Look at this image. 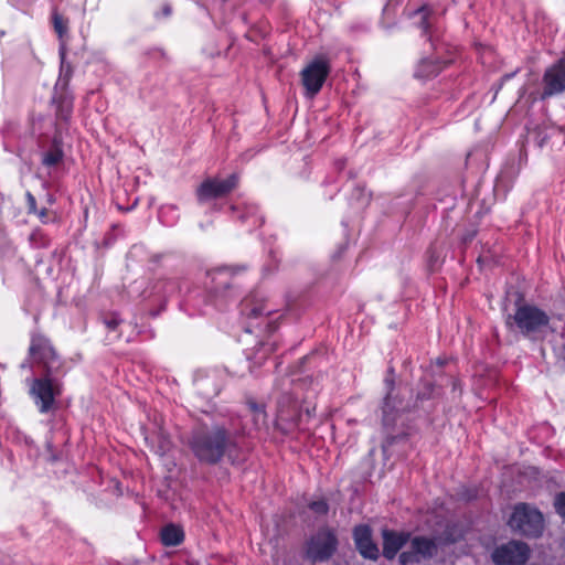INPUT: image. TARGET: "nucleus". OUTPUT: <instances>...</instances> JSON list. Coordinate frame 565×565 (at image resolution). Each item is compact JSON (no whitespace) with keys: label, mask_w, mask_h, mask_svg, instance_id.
I'll list each match as a JSON object with an SVG mask.
<instances>
[{"label":"nucleus","mask_w":565,"mask_h":565,"mask_svg":"<svg viewBox=\"0 0 565 565\" xmlns=\"http://www.w3.org/2000/svg\"><path fill=\"white\" fill-rule=\"evenodd\" d=\"M199 462L215 466L226 456L232 463L237 443L224 426H196L188 441Z\"/></svg>","instance_id":"f257e3e1"},{"label":"nucleus","mask_w":565,"mask_h":565,"mask_svg":"<svg viewBox=\"0 0 565 565\" xmlns=\"http://www.w3.org/2000/svg\"><path fill=\"white\" fill-rule=\"evenodd\" d=\"M437 396L438 392L429 382L403 384L390 391L384 402L383 413L387 419L396 420L403 415L427 411L429 401Z\"/></svg>","instance_id":"f03ea898"},{"label":"nucleus","mask_w":565,"mask_h":565,"mask_svg":"<svg viewBox=\"0 0 565 565\" xmlns=\"http://www.w3.org/2000/svg\"><path fill=\"white\" fill-rule=\"evenodd\" d=\"M508 524L513 532L529 539L540 537L544 531L542 512L524 502L514 505Z\"/></svg>","instance_id":"7ed1b4c3"},{"label":"nucleus","mask_w":565,"mask_h":565,"mask_svg":"<svg viewBox=\"0 0 565 565\" xmlns=\"http://www.w3.org/2000/svg\"><path fill=\"white\" fill-rule=\"evenodd\" d=\"M338 545L334 530L323 526L307 541L305 556L312 564L328 562L335 554Z\"/></svg>","instance_id":"20e7f679"},{"label":"nucleus","mask_w":565,"mask_h":565,"mask_svg":"<svg viewBox=\"0 0 565 565\" xmlns=\"http://www.w3.org/2000/svg\"><path fill=\"white\" fill-rule=\"evenodd\" d=\"M513 320L519 330L525 335L541 333L548 327V317L541 309L531 305H520L513 316L508 318V324Z\"/></svg>","instance_id":"39448f33"},{"label":"nucleus","mask_w":565,"mask_h":565,"mask_svg":"<svg viewBox=\"0 0 565 565\" xmlns=\"http://www.w3.org/2000/svg\"><path fill=\"white\" fill-rule=\"evenodd\" d=\"M530 547L526 543L511 540L497 546L491 553L495 565H524L530 558Z\"/></svg>","instance_id":"423d86ee"},{"label":"nucleus","mask_w":565,"mask_h":565,"mask_svg":"<svg viewBox=\"0 0 565 565\" xmlns=\"http://www.w3.org/2000/svg\"><path fill=\"white\" fill-rule=\"evenodd\" d=\"M411 548L398 555L399 565L420 563L422 559L433 558L438 551L436 539L423 535L411 536Z\"/></svg>","instance_id":"0eeeda50"},{"label":"nucleus","mask_w":565,"mask_h":565,"mask_svg":"<svg viewBox=\"0 0 565 565\" xmlns=\"http://www.w3.org/2000/svg\"><path fill=\"white\" fill-rule=\"evenodd\" d=\"M329 64L323 58H316L309 63L300 73L301 83L306 89V95L313 97L321 89L328 74Z\"/></svg>","instance_id":"6e6552de"},{"label":"nucleus","mask_w":565,"mask_h":565,"mask_svg":"<svg viewBox=\"0 0 565 565\" xmlns=\"http://www.w3.org/2000/svg\"><path fill=\"white\" fill-rule=\"evenodd\" d=\"M542 99L565 90V58L546 70L543 76Z\"/></svg>","instance_id":"1a4fd4ad"},{"label":"nucleus","mask_w":565,"mask_h":565,"mask_svg":"<svg viewBox=\"0 0 565 565\" xmlns=\"http://www.w3.org/2000/svg\"><path fill=\"white\" fill-rule=\"evenodd\" d=\"M31 395L40 405L41 412H47L54 404L55 395L60 394L58 386L50 379H35L30 388Z\"/></svg>","instance_id":"9d476101"},{"label":"nucleus","mask_w":565,"mask_h":565,"mask_svg":"<svg viewBox=\"0 0 565 565\" xmlns=\"http://www.w3.org/2000/svg\"><path fill=\"white\" fill-rule=\"evenodd\" d=\"M355 547L363 558L376 561L380 556L377 545L372 539V530L366 524L356 525L353 529Z\"/></svg>","instance_id":"9b49d317"},{"label":"nucleus","mask_w":565,"mask_h":565,"mask_svg":"<svg viewBox=\"0 0 565 565\" xmlns=\"http://www.w3.org/2000/svg\"><path fill=\"white\" fill-rule=\"evenodd\" d=\"M411 536L412 534L408 531L384 529L382 531L383 556L388 561L394 559L398 552L409 542Z\"/></svg>","instance_id":"f8f14e48"},{"label":"nucleus","mask_w":565,"mask_h":565,"mask_svg":"<svg viewBox=\"0 0 565 565\" xmlns=\"http://www.w3.org/2000/svg\"><path fill=\"white\" fill-rule=\"evenodd\" d=\"M236 181L235 175H231L222 181L206 180L198 189V196L201 201L223 196L234 189Z\"/></svg>","instance_id":"ddd939ff"},{"label":"nucleus","mask_w":565,"mask_h":565,"mask_svg":"<svg viewBox=\"0 0 565 565\" xmlns=\"http://www.w3.org/2000/svg\"><path fill=\"white\" fill-rule=\"evenodd\" d=\"M184 539L185 534L181 525L169 523L160 530V541L163 546H179Z\"/></svg>","instance_id":"4468645a"},{"label":"nucleus","mask_w":565,"mask_h":565,"mask_svg":"<svg viewBox=\"0 0 565 565\" xmlns=\"http://www.w3.org/2000/svg\"><path fill=\"white\" fill-rule=\"evenodd\" d=\"M63 157L62 141L60 138L55 137L51 149L43 154L42 162L47 167L56 166L63 160Z\"/></svg>","instance_id":"2eb2a0df"},{"label":"nucleus","mask_w":565,"mask_h":565,"mask_svg":"<svg viewBox=\"0 0 565 565\" xmlns=\"http://www.w3.org/2000/svg\"><path fill=\"white\" fill-rule=\"evenodd\" d=\"M463 540V532L457 524H447L439 536V541L444 545L456 544Z\"/></svg>","instance_id":"dca6fc26"},{"label":"nucleus","mask_w":565,"mask_h":565,"mask_svg":"<svg viewBox=\"0 0 565 565\" xmlns=\"http://www.w3.org/2000/svg\"><path fill=\"white\" fill-rule=\"evenodd\" d=\"M308 508L317 515H327L329 512V504L326 499L311 501Z\"/></svg>","instance_id":"f3484780"},{"label":"nucleus","mask_w":565,"mask_h":565,"mask_svg":"<svg viewBox=\"0 0 565 565\" xmlns=\"http://www.w3.org/2000/svg\"><path fill=\"white\" fill-rule=\"evenodd\" d=\"M54 29L60 38H62L67 31V23L63 20V18L54 12L53 14Z\"/></svg>","instance_id":"a211bd4d"},{"label":"nucleus","mask_w":565,"mask_h":565,"mask_svg":"<svg viewBox=\"0 0 565 565\" xmlns=\"http://www.w3.org/2000/svg\"><path fill=\"white\" fill-rule=\"evenodd\" d=\"M554 508L556 513L565 520V492H559L555 497Z\"/></svg>","instance_id":"6ab92c4d"},{"label":"nucleus","mask_w":565,"mask_h":565,"mask_svg":"<svg viewBox=\"0 0 565 565\" xmlns=\"http://www.w3.org/2000/svg\"><path fill=\"white\" fill-rule=\"evenodd\" d=\"M252 407L255 413L254 422H266L267 420V416H266L265 412L262 409V407H258L256 405H253Z\"/></svg>","instance_id":"aec40b11"},{"label":"nucleus","mask_w":565,"mask_h":565,"mask_svg":"<svg viewBox=\"0 0 565 565\" xmlns=\"http://www.w3.org/2000/svg\"><path fill=\"white\" fill-rule=\"evenodd\" d=\"M106 326L110 329V330H114L117 328V326L119 324V320L115 317L113 318H109V319H106L105 321Z\"/></svg>","instance_id":"412c9836"},{"label":"nucleus","mask_w":565,"mask_h":565,"mask_svg":"<svg viewBox=\"0 0 565 565\" xmlns=\"http://www.w3.org/2000/svg\"><path fill=\"white\" fill-rule=\"evenodd\" d=\"M416 14L420 15V23H422V26L426 30L427 29V25H426V9L425 8H420Z\"/></svg>","instance_id":"4be33fe9"},{"label":"nucleus","mask_w":565,"mask_h":565,"mask_svg":"<svg viewBox=\"0 0 565 565\" xmlns=\"http://www.w3.org/2000/svg\"><path fill=\"white\" fill-rule=\"evenodd\" d=\"M40 349H44V347H42L41 344H35V343H33V344L31 345L30 351H31V353H32V355H33V356H36V354H38V352H39V350H40ZM45 350H46L47 352H50V353H51V349L45 348Z\"/></svg>","instance_id":"5701e85b"},{"label":"nucleus","mask_w":565,"mask_h":565,"mask_svg":"<svg viewBox=\"0 0 565 565\" xmlns=\"http://www.w3.org/2000/svg\"><path fill=\"white\" fill-rule=\"evenodd\" d=\"M26 198H28L30 211L35 212V199H34V196L31 193H28Z\"/></svg>","instance_id":"b1692460"},{"label":"nucleus","mask_w":565,"mask_h":565,"mask_svg":"<svg viewBox=\"0 0 565 565\" xmlns=\"http://www.w3.org/2000/svg\"><path fill=\"white\" fill-rule=\"evenodd\" d=\"M60 458H61V455L52 454V455L49 457V461H51V462H55V461L60 460Z\"/></svg>","instance_id":"393cba45"},{"label":"nucleus","mask_w":565,"mask_h":565,"mask_svg":"<svg viewBox=\"0 0 565 565\" xmlns=\"http://www.w3.org/2000/svg\"><path fill=\"white\" fill-rule=\"evenodd\" d=\"M396 439H397V437H388V438L386 439V445H387V446L393 445V444L396 441Z\"/></svg>","instance_id":"a878e982"},{"label":"nucleus","mask_w":565,"mask_h":565,"mask_svg":"<svg viewBox=\"0 0 565 565\" xmlns=\"http://www.w3.org/2000/svg\"><path fill=\"white\" fill-rule=\"evenodd\" d=\"M170 12H171L170 7H169V6H166V7L163 8V13H164L166 15H169V14H170Z\"/></svg>","instance_id":"bb28decb"},{"label":"nucleus","mask_w":565,"mask_h":565,"mask_svg":"<svg viewBox=\"0 0 565 565\" xmlns=\"http://www.w3.org/2000/svg\"><path fill=\"white\" fill-rule=\"evenodd\" d=\"M45 214H46V210H45V209H42V210L40 211V213H39V215H40L41 217L45 216Z\"/></svg>","instance_id":"cd10ccee"},{"label":"nucleus","mask_w":565,"mask_h":565,"mask_svg":"<svg viewBox=\"0 0 565 565\" xmlns=\"http://www.w3.org/2000/svg\"><path fill=\"white\" fill-rule=\"evenodd\" d=\"M259 313H260V311H259L258 309H253V310H252V315H254V316H257V315H259Z\"/></svg>","instance_id":"c85d7f7f"},{"label":"nucleus","mask_w":565,"mask_h":565,"mask_svg":"<svg viewBox=\"0 0 565 565\" xmlns=\"http://www.w3.org/2000/svg\"><path fill=\"white\" fill-rule=\"evenodd\" d=\"M60 117L64 118V119H67V115H63V113L61 111L60 113Z\"/></svg>","instance_id":"c756f323"},{"label":"nucleus","mask_w":565,"mask_h":565,"mask_svg":"<svg viewBox=\"0 0 565 565\" xmlns=\"http://www.w3.org/2000/svg\"><path fill=\"white\" fill-rule=\"evenodd\" d=\"M473 237V233L472 234H468V237L466 239H471Z\"/></svg>","instance_id":"7c9ffc66"},{"label":"nucleus","mask_w":565,"mask_h":565,"mask_svg":"<svg viewBox=\"0 0 565 565\" xmlns=\"http://www.w3.org/2000/svg\"><path fill=\"white\" fill-rule=\"evenodd\" d=\"M271 427H273L274 429H276V428H284V426H277V425H274V426H271Z\"/></svg>","instance_id":"2f4dec72"},{"label":"nucleus","mask_w":565,"mask_h":565,"mask_svg":"<svg viewBox=\"0 0 565 565\" xmlns=\"http://www.w3.org/2000/svg\"><path fill=\"white\" fill-rule=\"evenodd\" d=\"M61 55L62 57L64 56V46L62 45V52H61Z\"/></svg>","instance_id":"473e14b6"},{"label":"nucleus","mask_w":565,"mask_h":565,"mask_svg":"<svg viewBox=\"0 0 565 565\" xmlns=\"http://www.w3.org/2000/svg\"><path fill=\"white\" fill-rule=\"evenodd\" d=\"M282 434H289L288 429H282Z\"/></svg>","instance_id":"72a5a7b5"},{"label":"nucleus","mask_w":565,"mask_h":565,"mask_svg":"<svg viewBox=\"0 0 565 565\" xmlns=\"http://www.w3.org/2000/svg\"><path fill=\"white\" fill-rule=\"evenodd\" d=\"M563 359L565 360V347H564V353H563Z\"/></svg>","instance_id":"f704fd0d"}]
</instances>
